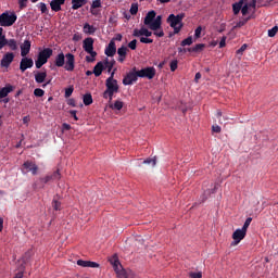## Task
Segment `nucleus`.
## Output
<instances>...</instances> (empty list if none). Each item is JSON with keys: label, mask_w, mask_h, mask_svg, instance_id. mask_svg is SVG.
<instances>
[{"label": "nucleus", "mask_w": 278, "mask_h": 278, "mask_svg": "<svg viewBox=\"0 0 278 278\" xmlns=\"http://www.w3.org/2000/svg\"><path fill=\"white\" fill-rule=\"evenodd\" d=\"M64 67L65 71H68L70 73H73L75 71V54L67 53L64 55V52H60L53 60L52 63H50V70L55 71V68H62Z\"/></svg>", "instance_id": "f257e3e1"}, {"label": "nucleus", "mask_w": 278, "mask_h": 278, "mask_svg": "<svg viewBox=\"0 0 278 278\" xmlns=\"http://www.w3.org/2000/svg\"><path fill=\"white\" fill-rule=\"evenodd\" d=\"M143 23L148 25L149 29H162V15L157 16V13L152 10L147 13Z\"/></svg>", "instance_id": "f03ea898"}, {"label": "nucleus", "mask_w": 278, "mask_h": 278, "mask_svg": "<svg viewBox=\"0 0 278 278\" xmlns=\"http://www.w3.org/2000/svg\"><path fill=\"white\" fill-rule=\"evenodd\" d=\"M184 18H186V14H169L166 22L168 23L169 27L174 29V34H179L184 27Z\"/></svg>", "instance_id": "7ed1b4c3"}, {"label": "nucleus", "mask_w": 278, "mask_h": 278, "mask_svg": "<svg viewBox=\"0 0 278 278\" xmlns=\"http://www.w3.org/2000/svg\"><path fill=\"white\" fill-rule=\"evenodd\" d=\"M53 55V49L46 48L38 53L37 60L35 61L36 68H42L47 62H49V58Z\"/></svg>", "instance_id": "20e7f679"}, {"label": "nucleus", "mask_w": 278, "mask_h": 278, "mask_svg": "<svg viewBox=\"0 0 278 278\" xmlns=\"http://www.w3.org/2000/svg\"><path fill=\"white\" fill-rule=\"evenodd\" d=\"M18 17L16 16V13H9V12H3L0 15V25L1 27H12L14 23H16V20Z\"/></svg>", "instance_id": "39448f33"}, {"label": "nucleus", "mask_w": 278, "mask_h": 278, "mask_svg": "<svg viewBox=\"0 0 278 278\" xmlns=\"http://www.w3.org/2000/svg\"><path fill=\"white\" fill-rule=\"evenodd\" d=\"M138 70L136 67H132L131 71H129L126 76L123 78L124 86H132L138 81Z\"/></svg>", "instance_id": "423d86ee"}, {"label": "nucleus", "mask_w": 278, "mask_h": 278, "mask_svg": "<svg viewBox=\"0 0 278 278\" xmlns=\"http://www.w3.org/2000/svg\"><path fill=\"white\" fill-rule=\"evenodd\" d=\"M83 49L86 53H89L91 58H97V52H94V39L92 37H87L83 41Z\"/></svg>", "instance_id": "0eeeda50"}, {"label": "nucleus", "mask_w": 278, "mask_h": 278, "mask_svg": "<svg viewBox=\"0 0 278 278\" xmlns=\"http://www.w3.org/2000/svg\"><path fill=\"white\" fill-rule=\"evenodd\" d=\"M23 175H27V173H31V175H38V165H36L33 161H26L22 165Z\"/></svg>", "instance_id": "6e6552de"}, {"label": "nucleus", "mask_w": 278, "mask_h": 278, "mask_svg": "<svg viewBox=\"0 0 278 278\" xmlns=\"http://www.w3.org/2000/svg\"><path fill=\"white\" fill-rule=\"evenodd\" d=\"M137 73H138L137 75H139V77L141 78L153 79L157 71L155 70V67L149 66L142 70H137Z\"/></svg>", "instance_id": "1a4fd4ad"}, {"label": "nucleus", "mask_w": 278, "mask_h": 278, "mask_svg": "<svg viewBox=\"0 0 278 278\" xmlns=\"http://www.w3.org/2000/svg\"><path fill=\"white\" fill-rule=\"evenodd\" d=\"M244 238H247V231L241 229H237L233 233H232V240L233 242L231 243V247H236L238 244H240V242H242V240H244Z\"/></svg>", "instance_id": "9d476101"}, {"label": "nucleus", "mask_w": 278, "mask_h": 278, "mask_svg": "<svg viewBox=\"0 0 278 278\" xmlns=\"http://www.w3.org/2000/svg\"><path fill=\"white\" fill-rule=\"evenodd\" d=\"M34 67V59L24 56L20 62V71L25 73L27 68Z\"/></svg>", "instance_id": "9b49d317"}, {"label": "nucleus", "mask_w": 278, "mask_h": 278, "mask_svg": "<svg viewBox=\"0 0 278 278\" xmlns=\"http://www.w3.org/2000/svg\"><path fill=\"white\" fill-rule=\"evenodd\" d=\"M12 62H14V53L7 52L1 59L0 66H2V68H9Z\"/></svg>", "instance_id": "f8f14e48"}, {"label": "nucleus", "mask_w": 278, "mask_h": 278, "mask_svg": "<svg viewBox=\"0 0 278 278\" xmlns=\"http://www.w3.org/2000/svg\"><path fill=\"white\" fill-rule=\"evenodd\" d=\"M110 264H112L116 275L123 270V265H121V262L118 261V256L114 254L111 258H109Z\"/></svg>", "instance_id": "ddd939ff"}, {"label": "nucleus", "mask_w": 278, "mask_h": 278, "mask_svg": "<svg viewBox=\"0 0 278 278\" xmlns=\"http://www.w3.org/2000/svg\"><path fill=\"white\" fill-rule=\"evenodd\" d=\"M77 266H81V268H99L100 265L97 262L78 260Z\"/></svg>", "instance_id": "4468645a"}, {"label": "nucleus", "mask_w": 278, "mask_h": 278, "mask_svg": "<svg viewBox=\"0 0 278 278\" xmlns=\"http://www.w3.org/2000/svg\"><path fill=\"white\" fill-rule=\"evenodd\" d=\"M105 86H106V90L118 92V80L112 79V78H108L105 80Z\"/></svg>", "instance_id": "2eb2a0df"}, {"label": "nucleus", "mask_w": 278, "mask_h": 278, "mask_svg": "<svg viewBox=\"0 0 278 278\" xmlns=\"http://www.w3.org/2000/svg\"><path fill=\"white\" fill-rule=\"evenodd\" d=\"M104 53L108 55V58H114V55H116V43L114 40L110 41L109 46L105 48Z\"/></svg>", "instance_id": "dca6fc26"}, {"label": "nucleus", "mask_w": 278, "mask_h": 278, "mask_svg": "<svg viewBox=\"0 0 278 278\" xmlns=\"http://www.w3.org/2000/svg\"><path fill=\"white\" fill-rule=\"evenodd\" d=\"M20 48L22 58H26L29 51H31V41L25 40Z\"/></svg>", "instance_id": "f3484780"}, {"label": "nucleus", "mask_w": 278, "mask_h": 278, "mask_svg": "<svg viewBox=\"0 0 278 278\" xmlns=\"http://www.w3.org/2000/svg\"><path fill=\"white\" fill-rule=\"evenodd\" d=\"M104 71H105V65L103 64L102 61H100L93 67V75L96 77H101Z\"/></svg>", "instance_id": "a211bd4d"}, {"label": "nucleus", "mask_w": 278, "mask_h": 278, "mask_svg": "<svg viewBox=\"0 0 278 278\" xmlns=\"http://www.w3.org/2000/svg\"><path fill=\"white\" fill-rule=\"evenodd\" d=\"M118 278H138L131 269H121V271L117 273Z\"/></svg>", "instance_id": "6ab92c4d"}, {"label": "nucleus", "mask_w": 278, "mask_h": 278, "mask_svg": "<svg viewBox=\"0 0 278 278\" xmlns=\"http://www.w3.org/2000/svg\"><path fill=\"white\" fill-rule=\"evenodd\" d=\"M83 31L87 36H94V34L97 33V27H93L89 23H85L83 27Z\"/></svg>", "instance_id": "aec40b11"}, {"label": "nucleus", "mask_w": 278, "mask_h": 278, "mask_svg": "<svg viewBox=\"0 0 278 278\" xmlns=\"http://www.w3.org/2000/svg\"><path fill=\"white\" fill-rule=\"evenodd\" d=\"M10 92H14V86L12 85H7L0 90V99H5Z\"/></svg>", "instance_id": "412c9836"}, {"label": "nucleus", "mask_w": 278, "mask_h": 278, "mask_svg": "<svg viewBox=\"0 0 278 278\" xmlns=\"http://www.w3.org/2000/svg\"><path fill=\"white\" fill-rule=\"evenodd\" d=\"M48 178V181H60L62 179V174H60V169L54 170L52 174H48L46 176Z\"/></svg>", "instance_id": "4be33fe9"}, {"label": "nucleus", "mask_w": 278, "mask_h": 278, "mask_svg": "<svg viewBox=\"0 0 278 278\" xmlns=\"http://www.w3.org/2000/svg\"><path fill=\"white\" fill-rule=\"evenodd\" d=\"M45 79H47V72H37L35 74L36 84H45Z\"/></svg>", "instance_id": "5701e85b"}, {"label": "nucleus", "mask_w": 278, "mask_h": 278, "mask_svg": "<svg viewBox=\"0 0 278 278\" xmlns=\"http://www.w3.org/2000/svg\"><path fill=\"white\" fill-rule=\"evenodd\" d=\"M88 3V0H72V10H79V8H84Z\"/></svg>", "instance_id": "b1692460"}, {"label": "nucleus", "mask_w": 278, "mask_h": 278, "mask_svg": "<svg viewBox=\"0 0 278 278\" xmlns=\"http://www.w3.org/2000/svg\"><path fill=\"white\" fill-rule=\"evenodd\" d=\"M242 5H244V0H240L239 2H236L232 4V12L235 15L240 14V11L242 10Z\"/></svg>", "instance_id": "393cba45"}, {"label": "nucleus", "mask_w": 278, "mask_h": 278, "mask_svg": "<svg viewBox=\"0 0 278 278\" xmlns=\"http://www.w3.org/2000/svg\"><path fill=\"white\" fill-rule=\"evenodd\" d=\"M7 47H9L11 51H18V42L16 39H8Z\"/></svg>", "instance_id": "a878e982"}, {"label": "nucleus", "mask_w": 278, "mask_h": 278, "mask_svg": "<svg viewBox=\"0 0 278 278\" xmlns=\"http://www.w3.org/2000/svg\"><path fill=\"white\" fill-rule=\"evenodd\" d=\"M104 70L108 68V73H112V68H114V64H116L115 60L110 61V59H105L104 62Z\"/></svg>", "instance_id": "bb28decb"}, {"label": "nucleus", "mask_w": 278, "mask_h": 278, "mask_svg": "<svg viewBox=\"0 0 278 278\" xmlns=\"http://www.w3.org/2000/svg\"><path fill=\"white\" fill-rule=\"evenodd\" d=\"M8 38H5V35H3V28L0 27V51L3 49V47H7L8 45Z\"/></svg>", "instance_id": "cd10ccee"}, {"label": "nucleus", "mask_w": 278, "mask_h": 278, "mask_svg": "<svg viewBox=\"0 0 278 278\" xmlns=\"http://www.w3.org/2000/svg\"><path fill=\"white\" fill-rule=\"evenodd\" d=\"M83 102L84 105H92L93 100H92V93H86L83 96Z\"/></svg>", "instance_id": "c85d7f7f"}, {"label": "nucleus", "mask_w": 278, "mask_h": 278, "mask_svg": "<svg viewBox=\"0 0 278 278\" xmlns=\"http://www.w3.org/2000/svg\"><path fill=\"white\" fill-rule=\"evenodd\" d=\"M50 8H51L52 12H61L62 11V4H60V2H55L54 0H52L50 2Z\"/></svg>", "instance_id": "c756f323"}, {"label": "nucleus", "mask_w": 278, "mask_h": 278, "mask_svg": "<svg viewBox=\"0 0 278 278\" xmlns=\"http://www.w3.org/2000/svg\"><path fill=\"white\" fill-rule=\"evenodd\" d=\"M116 92H118V91H112V90L105 89L102 97H103V99H109V101H112V99H114V94H116Z\"/></svg>", "instance_id": "7c9ffc66"}, {"label": "nucleus", "mask_w": 278, "mask_h": 278, "mask_svg": "<svg viewBox=\"0 0 278 278\" xmlns=\"http://www.w3.org/2000/svg\"><path fill=\"white\" fill-rule=\"evenodd\" d=\"M251 18H253V15H250V16H248V17H244L243 20L239 21V22L236 24L235 27H237V28L244 27V26L249 23V21H251Z\"/></svg>", "instance_id": "2f4dec72"}, {"label": "nucleus", "mask_w": 278, "mask_h": 278, "mask_svg": "<svg viewBox=\"0 0 278 278\" xmlns=\"http://www.w3.org/2000/svg\"><path fill=\"white\" fill-rule=\"evenodd\" d=\"M111 110H123V101L116 100L113 104H110Z\"/></svg>", "instance_id": "473e14b6"}, {"label": "nucleus", "mask_w": 278, "mask_h": 278, "mask_svg": "<svg viewBox=\"0 0 278 278\" xmlns=\"http://www.w3.org/2000/svg\"><path fill=\"white\" fill-rule=\"evenodd\" d=\"M127 47L122 46L121 48L117 49V54L119 55V58H127Z\"/></svg>", "instance_id": "72a5a7b5"}, {"label": "nucleus", "mask_w": 278, "mask_h": 278, "mask_svg": "<svg viewBox=\"0 0 278 278\" xmlns=\"http://www.w3.org/2000/svg\"><path fill=\"white\" fill-rule=\"evenodd\" d=\"M253 222V218H251V217H248L247 219H245V222H244V224H243V226H242V230L243 231H248V229H249V227L251 226V223Z\"/></svg>", "instance_id": "f704fd0d"}, {"label": "nucleus", "mask_w": 278, "mask_h": 278, "mask_svg": "<svg viewBox=\"0 0 278 278\" xmlns=\"http://www.w3.org/2000/svg\"><path fill=\"white\" fill-rule=\"evenodd\" d=\"M151 31H154V36H156V38H164V29H162V26L160 29H151Z\"/></svg>", "instance_id": "c9c22d12"}, {"label": "nucleus", "mask_w": 278, "mask_h": 278, "mask_svg": "<svg viewBox=\"0 0 278 278\" xmlns=\"http://www.w3.org/2000/svg\"><path fill=\"white\" fill-rule=\"evenodd\" d=\"M205 49V45L204 43H197L193 47V53H199L200 51H203Z\"/></svg>", "instance_id": "e433bc0d"}, {"label": "nucleus", "mask_w": 278, "mask_h": 278, "mask_svg": "<svg viewBox=\"0 0 278 278\" xmlns=\"http://www.w3.org/2000/svg\"><path fill=\"white\" fill-rule=\"evenodd\" d=\"M52 207L53 210H55L56 212H59L60 210H62V203L58 200H53L52 201Z\"/></svg>", "instance_id": "4c0bfd02"}, {"label": "nucleus", "mask_w": 278, "mask_h": 278, "mask_svg": "<svg viewBox=\"0 0 278 278\" xmlns=\"http://www.w3.org/2000/svg\"><path fill=\"white\" fill-rule=\"evenodd\" d=\"M178 64H179V62L177 60H173L169 63V68L172 71V73H175L177 71Z\"/></svg>", "instance_id": "58836bf2"}, {"label": "nucleus", "mask_w": 278, "mask_h": 278, "mask_svg": "<svg viewBox=\"0 0 278 278\" xmlns=\"http://www.w3.org/2000/svg\"><path fill=\"white\" fill-rule=\"evenodd\" d=\"M129 12L132 16H136V14H138V3H132Z\"/></svg>", "instance_id": "ea45409f"}, {"label": "nucleus", "mask_w": 278, "mask_h": 278, "mask_svg": "<svg viewBox=\"0 0 278 278\" xmlns=\"http://www.w3.org/2000/svg\"><path fill=\"white\" fill-rule=\"evenodd\" d=\"M181 47H190L192 45V37H188L181 41Z\"/></svg>", "instance_id": "a19ab883"}, {"label": "nucleus", "mask_w": 278, "mask_h": 278, "mask_svg": "<svg viewBox=\"0 0 278 278\" xmlns=\"http://www.w3.org/2000/svg\"><path fill=\"white\" fill-rule=\"evenodd\" d=\"M277 31H278V27L277 26H274L273 28H270L268 30L269 38H275V36H277Z\"/></svg>", "instance_id": "79ce46f5"}, {"label": "nucleus", "mask_w": 278, "mask_h": 278, "mask_svg": "<svg viewBox=\"0 0 278 278\" xmlns=\"http://www.w3.org/2000/svg\"><path fill=\"white\" fill-rule=\"evenodd\" d=\"M39 10L41 14H47L49 12V9H47V4L45 2L39 3Z\"/></svg>", "instance_id": "37998d69"}, {"label": "nucleus", "mask_w": 278, "mask_h": 278, "mask_svg": "<svg viewBox=\"0 0 278 278\" xmlns=\"http://www.w3.org/2000/svg\"><path fill=\"white\" fill-rule=\"evenodd\" d=\"M141 34L142 36H146V38H151V36H153V33L148 30L146 27L141 28Z\"/></svg>", "instance_id": "c03bdc74"}, {"label": "nucleus", "mask_w": 278, "mask_h": 278, "mask_svg": "<svg viewBox=\"0 0 278 278\" xmlns=\"http://www.w3.org/2000/svg\"><path fill=\"white\" fill-rule=\"evenodd\" d=\"M138 45V40L134 39L128 43V48L131 49V51H136Z\"/></svg>", "instance_id": "a18cd8bd"}, {"label": "nucleus", "mask_w": 278, "mask_h": 278, "mask_svg": "<svg viewBox=\"0 0 278 278\" xmlns=\"http://www.w3.org/2000/svg\"><path fill=\"white\" fill-rule=\"evenodd\" d=\"M140 42H142V45H152L153 39L148 38V37H141Z\"/></svg>", "instance_id": "49530a36"}, {"label": "nucleus", "mask_w": 278, "mask_h": 278, "mask_svg": "<svg viewBox=\"0 0 278 278\" xmlns=\"http://www.w3.org/2000/svg\"><path fill=\"white\" fill-rule=\"evenodd\" d=\"M189 277L190 278H203V274L201 271H198V273L191 271V273H189Z\"/></svg>", "instance_id": "de8ad7c7"}, {"label": "nucleus", "mask_w": 278, "mask_h": 278, "mask_svg": "<svg viewBox=\"0 0 278 278\" xmlns=\"http://www.w3.org/2000/svg\"><path fill=\"white\" fill-rule=\"evenodd\" d=\"M35 97H45V90L37 88L34 90Z\"/></svg>", "instance_id": "09e8293b"}, {"label": "nucleus", "mask_w": 278, "mask_h": 278, "mask_svg": "<svg viewBox=\"0 0 278 278\" xmlns=\"http://www.w3.org/2000/svg\"><path fill=\"white\" fill-rule=\"evenodd\" d=\"M201 31H203V27L198 26L194 30V38H201Z\"/></svg>", "instance_id": "8fccbe9b"}, {"label": "nucleus", "mask_w": 278, "mask_h": 278, "mask_svg": "<svg viewBox=\"0 0 278 278\" xmlns=\"http://www.w3.org/2000/svg\"><path fill=\"white\" fill-rule=\"evenodd\" d=\"M247 43H243L240 49L237 50V55H242L247 51Z\"/></svg>", "instance_id": "3c124183"}, {"label": "nucleus", "mask_w": 278, "mask_h": 278, "mask_svg": "<svg viewBox=\"0 0 278 278\" xmlns=\"http://www.w3.org/2000/svg\"><path fill=\"white\" fill-rule=\"evenodd\" d=\"M74 90H75V88H73V87L65 89V99H68L73 94Z\"/></svg>", "instance_id": "603ef678"}, {"label": "nucleus", "mask_w": 278, "mask_h": 278, "mask_svg": "<svg viewBox=\"0 0 278 278\" xmlns=\"http://www.w3.org/2000/svg\"><path fill=\"white\" fill-rule=\"evenodd\" d=\"M28 0H18L20 10H25L27 8Z\"/></svg>", "instance_id": "864d4df0"}, {"label": "nucleus", "mask_w": 278, "mask_h": 278, "mask_svg": "<svg viewBox=\"0 0 278 278\" xmlns=\"http://www.w3.org/2000/svg\"><path fill=\"white\" fill-rule=\"evenodd\" d=\"M143 164H152V166H155V164H157V161L154 159H147L146 161H143Z\"/></svg>", "instance_id": "5fc2aeb1"}, {"label": "nucleus", "mask_w": 278, "mask_h": 278, "mask_svg": "<svg viewBox=\"0 0 278 278\" xmlns=\"http://www.w3.org/2000/svg\"><path fill=\"white\" fill-rule=\"evenodd\" d=\"M241 13L243 16H247V14H249V4L242 5Z\"/></svg>", "instance_id": "6e6d98bb"}, {"label": "nucleus", "mask_w": 278, "mask_h": 278, "mask_svg": "<svg viewBox=\"0 0 278 278\" xmlns=\"http://www.w3.org/2000/svg\"><path fill=\"white\" fill-rule=\"evenodd\" d=\"M226 45H227V37L224 36L219 41V49H223L224 47H226Z\"/></svg>", "instance_id": "4d7b16f0"}, {"label": "nucleus", "mask_w": 278, "mask_h": 278, "mask_svg": "<svg viewBox=\"0 0 278 278\" xmlns=\"http://www.w3.org/2000/svg\"><path fill=\"white\" fill-rule=\"evenodd\" d=\"M92 10H96L97 8H101V0H94L91 4Z\"/></svg>", "instance_id": "13d9d810"}, {"label": "nucleus", "mask_w": 278, "mask_h": 278, "mask_svg": "<svg viewBox=\"0 0 278 278\" xmlns=\"http://www.w3.org/2000/svg\"><path fill=\"white\" fill-rule=\"evenodd\" d=\"M142 28L141 29H138L136 28L132 33V36H135V38H139V36H142Z\"/></svg>", "instance_id": "bf43d9fd"}, {"label": "nucleus", "mask_w": 278, "mask_h": 278, "mask_svg": "<svg viewBox=\"0 0 278 278\" xmlns=\"http://www.w3.org/2000/svg\"><path fill=\"white\" fill-rule=\"evenodd\" d=\"M245 5H248V8H253V10H255L257 5V0H252L250 3H247Z\"/></svg>", "instance_id": "052dcab7"}, {"label": "nucleus", "mask_w": 278, "mask_h": 278, "mask_svg": "<svg viewBox=\"0 0 278 278\" xmlns=\"http://www.w3.org/2000/svg\"><path fill=\"white\" fill-rule=\"evenodd\" d=\"M212 131H214V134H220L222 128H220V126H218V125L212 126Z\"/></svg>", "instance_id": "680f3d73"}, {"label": "nucleus", "mask_w": 278, "mask_h": 278, "mask_svg": "<svg viewBox=\"0 0 278 278\" xmlns=\"http://www.w3.org/2000/svg\"><path fill=\"white\" fill-rule=\"evenodd\" d=\"M71 116H73L74 121H79V117H77V111L72 110L70 111Z\"/></svg>", "instance_id": "e2e57ef3"}, {"label": "nucleus", "mask_w": 278, "mask_h": 278, "mask_svg": "<svg viewBox=\"0 0 278 278\" xmlns=\"http://www.w3.org/2000/svg\"><path fill=\"white\" fill-rule=\"evenodd\" d=\"M67 104H70L72 108L77 106V103L75 102V99H73V98L67 101Z\"/></svg>", "instance_id": "0e129e2a"}, {"label": "nucleus", "mask_w": 278, "mask_h": 278, "mask_svg": "<svg viewBox=\"0 0 278 278\" xmlns=\"http://www.w3.org/2000/svg\"><path fill=\"white\" fill-rule=\"evenodd\" d=\"M39 181H40V184H49L50 182V180H49V178L47 176L40 178Z\"/></svg>", "instance_id": "69168bd1"}, {"label": "nucleus", "mask_w": 278, "mask_h": 278, "mask_svg": "<svg viewBox=\"0 0 278 278\" xmlns=\"http://www.w3.org/2000/svg\"><path fill=\"white\" fill-rule=\"evenodd\" d=\"M62 127H63V129H64L65 131L71 130V124L64 123V124L62 125Z\"/></svg>", "instance_id": "338daca9"}, {"label": "nucleus", "mask_w": 278, "mask_h": 278, "mask_svg": "<svg viewBox=\"0 0 278 278\" xmlns=\"http://www.w3.org/2000/svg\"><path fill=\"white\" fill-rule=\"evenodd\" d=\"M14 278H23V271H18Z\"/></svg>", "instance_id": "774afa93"}]
</instances>
